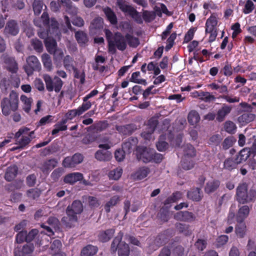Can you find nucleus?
<instances>
[{
	"label": "nucleus",
	"mask_w": 256,
	"mask_h": 256,
	"mask_svg": "<svg viewBox=\"0 0 256 256\" xmlns=\"http://www.w3.org/2000/svg\"><path fill=\"white\" fill-rule=\"evenodd\" d=\"M18 94L14 90H12L8 97H4L0 101L2 114L6 116H8L12 112H16L18 110Z\"/></svg>",
	"instance_id": "f257e3e1"
},
{
	"label": "nucleus",
	"mask_w": 256,
	"mask_h": 256,
	"mask_svg": "<svg viewBox=\"0 0 256 256\" xmlns=\"http://www.w3.org/2000/svg\"><path fill=\"white\" fill-rule=\"evenodd\" d=\"M236 199L242 204L254 200L256 198V191L250 189L248 190V185L246 183L240 184L236 188Z\"/></svg>",
	"instance_id": "f03ea898"
},
{
	"label": "nucleus",
	"mask_w": 256,
	"mask_h": 256,
	"mask_svg": "<svg viewBox=\"0 0 256 256\" xmlns=\"http://www.w3.org/2000/svg\"><path fill=\"white\" fill-rule=\"evenodd\" d=\"M127 46L126 36L120 32H116L113 36L112 40L109 42L108 52L112 54L116 52V48L121 51L124 50Z\"/></svg>",
	"instance_id": "7ed1b4c3"
},
{
	"label": "nucleus",
	"mask_w": 256,
	"mask_h": 256,
	"mask_svg": "<svg viewBox=\"0 0 256 256\" xmlns=\"http://www.w3.org/2000/svg\"><path fill=\"white\" fill-rule=\"evenodd\" d=\"M43 78L46 83V88L48 92H52L53 90L56 92H60L64 83L58 76H54L52 78L48 74H45L43 75Z\"/></svg>",
	"instance_id": "20e7f679"
},
{
	"label": "nucleus",
	"mask_w": 256,
	"mask_h": 256,
	"mask_svg": "<svg viewBox=\"0 0 256 256\" xmlns=\"http://www.w3.org/2000/svg\"><path fill=\"white\" fill-rule=\"evenodd\" d=\"M23 68L27 75L30 76L33 74L34 71L40 72L41 70V64L37 57L32 55L26 58V64Z\"/></svg>",
	"instance_id": "39448f33"
},
{
	"label": "nucleus",
	"mask_w": 256,
	"mask_h": 256,
	"mask_svg": "<svg viewBox=\"0 0 256 256\" xmlns=\"http://www.w3.org/2000/svg\"><path fill=\"white\" fill-rule=\"evenodd\" d=\"M28 131H30L28 128H22L15 134L16 144L20 146L21 148L26 146L32 140V138L28 136Z\"/></svg>",
	"instance_id": "423d86ee"
},
{
	"label": "nucleus",
	"mask_w": 256,
	"mask_h": 256,
	"mask_svg": "<svg viewBox=\"0 0 256 256\" xmlns=\"http://www.w3.org/2000/svg\"><path fill=\"white\" fill-rule=\"evenodd\" d=\"M240 106L244 108V110L246 112L238 118L239 120L246 123H248L253 121L256 118V115L252 113L253 112V108L251 105L246 102H241Z\"/></svg>",
	"instance_id": "0eeeda50"
},
{
	"label": "nucleus",
	"mask_w": 256,
	"mask_h": 256,
	"mask_svg": "<svg viewBox=\"0 0 256 256\" xmlns=\"http://www.w3.org/2000/svg\"><path fill=\"white\" fill-rule=\"evenodd\" d=\"M84 156L80 153H76L72 156H67L64 158L62 164L64 167L73 168L82 162Z\"/></svg>",
	"instance_id": "6e6552de"
},
{
	"label": "nucleus",
	"mask_w": 256,
	"mask_h": 256,
	"mask_svg": "<svg viewBox=\"0 0 256 256\" xmlns=\"http://www.w3.org/2000/svg\"><path fill=\"white\" fill-rule=\"evenodd\" d=\"M137 158L146 163L152 160L153 150L146 147H138L136 148Z\"/></svg>",
	"instance_id": "1a4fd4ad"
},
{
	"label": "nucleus",
	"mask_w": 256,
	"mask_h": 256,
	"mask_svg": "<svg viewBox=\"0 0 256 256\" xmlns=\"http://www.w3.org/2000/svg\"><path fill=\"white\" fill-rule=\"evenodd\" d=\"M0 59L6 64L7 70L12 73L17 72L18 66L14 58L10 56L6 53H4L1 56Z\"/></svg>",
	"instance_id": "9d476101"
},
{
	"label": "nucleus",
	"mask_w": 256,
	"mask_h": 256,
	"mask_svg": "<svg viewBox=\"0 0 256 256\" xmlns=\"http://www.w3.org/2000/svg\"><path fill=\"white\" fill-rule=\"evenodd\" d=\"M116 5L124 12H126L133 18L138 16V12L135 8L127 4L125 0H116Z\"/></svg>",
	"instance_id": "9b49d317"
},
{
	"label": "nucleus",
	"mask_w": 256,
	"mask_h": 256,
	"mask_svg": "<svg viewBox=\"0 0 256 256\" xmlns=\"http://www.w3.org/2000/svg\"><path fill=\"white\" fill-rule=\"evenodd\" d=\"M158 124V120L156 118H151L148 121L144 130L141 133V136L146 140H150Z\"/></svg>",
	"instance_id": "f8f14e48"
},
{
	"label": "nucleus",
	"mask_w": 256,
	"mask_h": 256,
	"mask_svg": "<svg viewBox=\"0 0 256 256\" xmlns=\"http://www.w3.org/2000/svg\"><path fill=\"white\" fill-rule=\"evenodd\" d=\"M66 216L61 220L62 224L68 228L74 227L78 223V216L66 210Z\"/></svg>",
	"instance_id": "ddd939ff"
},
{
	"label": "nucleus",
	"mask_w": 256,
	"mask_h": 256,
	"mask_svg": "<svg viewBox=\"0 0 256 256\" xmlns=\"http://www.w3.org/2000/svg\"><path fill=\"white\" fill-rule=\"evenodd\" d=\"M34 246L32 244H26L21 248L17 246L14 250V256H32Z\"/></svg>",
	"instance_id": "4468645a"
},
{
	"label": "nucleus",
	"mask_w": 256,
	"mask_h": 256,
	"mask_svg": "<svg viewBox=\"0 0 256 256\" xmlns=\"http://www.w3.org/2000/svg\"><path fill=\"white\" fill-rule=\"evenodd\" d=\"M19 32V26L17 22L10 20L7 22L4 33L6 35L16 36Z\"/></svg>",
	"instance_id": "2eb2a0df"
},
{
	"label": "nucleus",
	"mask_w": 256,
	"mask_h": 256,
	"mask_svg": "<svg viewBox=\"0 0 256 256\" xmlns=\"http://www.w3.org/2000/svg\"><path fill=\"white\" fill-rule=\"evenodd\" d=\"M46 47L48 52L53 54L54 57H56L58 55V58H61L62 56L63 53L60 50L57 48V44L54 40H48L46 41Z\"/></svg>",
	"instance_id": "dca6fc26"
},
{
	"label": "nucleus",
	"mask_w": 256,
	"mask_h": 256,
	"mask_svg": "<svg viewBox=\"0 0 256 256\" xmlns=\"http://www.w3.org/2000/svg\"><path fill=\"white\" fill-rule=\"evenodd\" d=\"M103 19L100 16L96 17L90 22V31L92 34H96L100 32L103 28Z\"/></svg>",
	"instance_id": "f3484780"
},
{
	"label": "nucleus",
	"mask_w": 256,
	"mask_h": 256,
	"mask_svg": "<svg viewBox=\"0 0 256 256\" xmlns=\"http://www.w3.org/2000/svg\"><path fill=\"white\" fill-rule=\"evenodd\" d=\"M174 218L177 220L191 222L195 220L196 216L191 212L180 211L174 214Z\"/></svg>",
	"instance_id": "a211bd4d"
},
{
	"label": "nucleus",
	"mask_w": 256,
	"mask_h": 256,
	"mask_svg": "<svg viewBox=\"0 0 256 256\" xmlns=\"http://www.w3.org/2000/svg\"><path fill=\"white\" fill-rule=\"evenodd\" d=\"M88 110V105L87 104H82L81 106L78 107L77 109L72 110L68 111L66 114V118L72 120L76 116H80L84 112Z\"/></svg>",
	"instance_id": "6ab92c4d"
},
{
	"label": "nucleus",
	"mask_w": 256,
	"mask_h": 256,
	"mask_svg": "<svg viewBox=\"0 0 256 256\" xmlns=\"http://www.w3.org/2000/svg\"><path fill=\"white\" fill-rule=\"evenodd\" d=\"M232 110V106L224 104L217 112L216 120L219 122H223L226 117L231 112Z\"/></svg>",
	"instance_id": "aec40b11"
},
{
	"label": "nucleus",
	"mask_w": 256,
	"mask_h": 256,
	"mask_svg": "<svg viewBox=\"0 0 256 256\" xmlns=\"http://www.w3.org/2000/svg\"><path fill=\"white\" fill-rule=\"evenodd\" d=\"M138 143V140L136 138L130 137L127 139L126 141L123 143L122 148L128 154H130L134 150L135 147Z\"/></svg>",
	"instance_id": "412c9836"
},
{
	"label": "nucleus",
	"mask_w": 256,
	"mask_h": 256,
	"mask_svg": "<svg viewBox=\"0 0 256 256\" xmlns=\"http://www.w3.org/2000/svg\"><path fill=\"white\" fill-rule=\"evenodd\" d=\"M66 210L77 216L83 210L82 204L80 200H74L71 205L67 207Z\"/></svg>",
	"instance_id": "4be33fe9"
},
{
	"label": "nucleus",
	"mask_w": 256,
	"mask_h": 256,
	"mask_svg": "<svg viewBox=\"0 0 256 256\" xmlns=\"http://www.w3.org/2000/svg\"><path fill=\"white\" fill-rule=\"evenodd\" d=\"M83 179V174L80 172H73L66 174L64 178V182L66 184H72L78 181Z\"/></svg>",
	"instance_id": "5701e85b"
},
{
	"label": "nucleus",
	"mask_w": 256,
	"mask_h": 256,
	"mask_svg": "<svg viewBox=\"0 0 256 256\" xmlns=\"http://www.w3.org/2000/svg\"><path fill=\"white\" fill-rule=\"evenodd\" d=\"M108 126L106 121H100L88 128V131L98 132L106 130Z\"/></svg>",
	"instance_id": "b1692460"
},
{
	"label": "nucleus",
	"mask_w": 256,
	"mask_h": 256,
	"mask_svg": "<svg viewBox=\"0 0 256 256\" xmlns=\"http://www.w3.org/2000/svg\"><path fill=\"white\" fill-rule=\"evenodd\" d=\"M18 168L16 165L8 167L4 174V179L8 182L12 181L16 176Z\"/></svg>",
	"instance_id": "393cba45"
},
{
	"label": "nucleus",
	"mask_w": 256,
	"mask_h": 256,
	"mask_svg": "<svg viewBox=\"0 0 256 256\" xmlns=\"http://www.w3.org/2000/svg\"><path fill=\"white\" fill-rule=\"evenodd\" d=\"M188 198L194 201L198 202L201 200L202 197V192L200 188H193L188 192Z\"/></svg>",
	"instance_id": "a878e982"
},
{
	"label": "nucleus",
	"mask_w": 256,
	"mask_h": 256,
	"mask_svg": "<svg viewBox=\"0 0 256 256\" xmlns=\"http://www.w3.org/2000/svg\"><path fill=\"white\" fill-rule=\"evenodd\" d=\"M95 158L102 162L109 161L112 158V153L108 150H98L94 155Z\"/></svg>",
	"instance_id": "bb28decb"
},
{
	"label": "nucleus",
	"mask_w": 256,
	"mask_h": 256,
	"mask_svg": "<svg viewBox=\"0 0 256 256\" xmlns=\"http://www.w3.org/2000/svg\"><path fill=\"white\" fill-rule=\"evenodd\" d=\"M116 129L120 134L129 136L132 134L136 128L134 124H126L125 126H116Z\"/></svg>",
	"instance_id": "cd10ccee"
},
{
	"label": "nucleus",
	"mask_w": 256,
	"mask_h": 256,
	"mask_svg": "<svg viewBox=\"0 0 256 256\" xmlns=\"http://www.w3.org/2000/svg\"><path fill=\"white\" fill-rule=\"evenodd\" d=\"M238 224L236 226L235 232L237 236L240 238H243L246 232V223L242 220H236Z\"/></svg>",
	"instance_id": "c85d7f7f"
},
{
	"label": "nucleus",
	"mask_w": 256,
	"mask_h": 256,
	"mask_svg": "<svg viewBox=\"0 0 256 256\" xmlns=\"http://www.w3.org/2000/svg\"><path fill=\"white\" fill-rule=\"evenodd\" d=\"M183 158H190L194 157L196 156V150L190 144H187L183 146Z\"/></svg>",
	"instance_id": "c756f323"
},
{
	"label": "nucleus",
	"mask_w": 256,
	"mask_h": 256,
	"mask_svg": "<svg viewBox=\"0 0 256 256\" xmlns=\"http://www.w3.org/2000/svg\"><path fill=\"white\" fill-rule=\"evenodd\" d=\"M102 10L107 19L112 24H117L118 20L116 16L111 8L106 6L102 8Z\"/></svg>",
	"instance_id": "7c9ffc66"
},
{
	"label": "nucleus",
	"mask_w": 256,
	"mask_h": 256,
	"mask_svg": "<svg viewBox=\"0 0 256 256\" xmlns=\"http://www.w3.org/2000/svg\"><path fill=\"white\" fill-rule=\"evenodd\" d=\"M58 162L55 158H52L44 161L42 165L40 170L44 172H46L48 170L55 168Z\"/></svg>",
	"instance_id": "2f4dec72"
},
{
	"label": "nucleus",
	"mask_w": 256,
	"mask_h": 256,
	"mask_svg": "<svg viewBox=\"0 0 256 256\" xmlns=\"http://www.w3.org/2000/svg\"><path fill=\"white\" fill-rule=\"evenodd\" d=\"M150 172L149 168L147 167H142L139 168L133 174L134 179L136 180H142L147 176Z\"/></svg>",
	"instance_id": "473e14b6"
},
{
	"label": "nucleus",
	"mask_w": 256,
	"mask_h": 256,
	"mask_svg": "<svg viewBox=\"0 0 256 256\" xmlns=\"http://www.w3.org/2000/svg\"><path fill=\"white\" fill-rule=\"evenodd\" d=\"M32 6L34 14L36 16H38L42 10H45L46 8L42 0H34Z\"/></svg>",
	"instance_id": "72a5a7b5"
},
{
	"label": "nucleus",
	"mask_w": 256,
	"mask_h": 256,
	"mask_svg": "<svg viewBox=\"0 0 256 256\" xmlns=\"http://www.w3.org/2000/svg\"><path fill=\"white\" fill-rule=\"evenodd\" d=\"M62 4H63V6L66 7V10L68 13L73 16L77 14L78 8L72 5L70 0H62Z\"/></svg>",
	"instance_id": "f704fd0d"
},
{
	"label": "nucleus",
	"mask_w": 256,
	"mask_h": 256,
	"mask_svg": "<svg viewBox=\"0 0 256 256\" xmlns=\"http://www.w3.org/2000/svg\"><path fill=\"white\" fill-rule=\"evenodd\" d=\"M220 182L218 180H213L208 182L205 187V192L207 194H210L215 192L219 187Z\"/></svg>",
	"instance_id": "c9c22d12"
},
{
	"label": "nucleus",
	"mask_w": 256,
	"mask_h": 256,
	"mask_svg": "<svg viewBox=\"0 0 256 256\" xmlns=\"http://www.w3.org/2000/svg\"><path fill=\"white\" fill-rule=\"evenodd\" d=\"M75 38L80 46L84 45L88 40L87 34L82 30L76 32Z\"/></svg>",
	"instance_id": "e433bc0d"
},
{
	"label": "nucleus",
	"mask_w": 256,
	"mask_h": 256,
	"mask_svg": "<svg viewBox=\"0 0 256 256\" xmlns=\"http://www.w3.org/2000/svg\"><path fill=\"white\" fill-rule=\"evenodd\" d=\"M121 200L120 197L118 196H112L104 205V209L106 212L110 211V207L114 206L118 204Z\"/></svg>",
	"instance_id": "4c0bfd02"
},
{
	"label": "nucleus",
	"mask_w": 256,
	"mask_h": 256,
	"mask_svg": "<svg viewBox=\"0 0 256 256\" xmlns=\"http://www.w3.org/2000/svg\"><path fill=\"white\" fill-rule=\"evenodd\" d=\"M164 234H161L156 238L153 243L150 246L152 250H156L164 243Z\"/></svg>",
	"instance_id": "58836bf2"
},
{
	"label": "nucleus",
	"mask_w": 256,
	"mask_h": 256,
	"mask_svg": "<svg viewBox=\"0 0 256 256\" xmlns=\"http://www.w3.org/2000/svg\"><path fill=\"white\" fill-rule=\"evenodd\" d=\"M250 212V208L248 206H244L240 208L236 216V220L244 221L248 216Z\"/></svg>",
	"instance_id": "ea45409f"
},
{
	"label": "nucleus",
	"mask_w": 256,
	"mask_h": 256,
	"mask_svg": "<svg viewBox=\"0 0 256 256\" xmlns=\"http://www.w3.org/2000/svg\"><path fill=\"white\" fill-rule=\"evenodd\" d=\"M23 183L22 180H16L13 182L7 184L5 186L6 190L8 192H14L16 190L20 189L22 188Z\"/></svg>",
	"instance_id": "a19ab883"
},
{
	"label": "nucleus",
	"mask_w": 256,
	"mask_h": 256,
	"mask_svg": "<svg viewBox=\"0 0 256 256\" xmlns=\"http://www.w3.org/2000/svg\"><path fill=\"white\" fill-rule=\"evenodd\" d=\"M42 60L44 68L47 71L50 72L52 69V64L51 58L50 55L45 53L42 56Z\"/></svg>",
	"instance_id": "79ce46f5"
},
{
	"label": "nucleus",
	"mask_w": 256,
	"mask_h": 256,
	"mask_svg": "<svg viewBox=\"0 0 256 256\" xmlns=\"http://www.w3.org/2000/svg\"><path fill=\"white\" fill-rule=\"evenodd\" d=\"M98 251L96 246L89 244L84 248L81 251V256H92L95 254Z\"/></svg>",
	"instance_id": "37998d69"
},
{
	"label": "nucleus",
	"mask_w": 256,
	"mask_h": 256,
	"mask_svg": "<svg viewBox=\"0 0 256 256\" xmlns=\"http://www.w3.org/2000/svg\"><path fill=\"white\" fill-rule=\"evenodd\" d=\"M218 15L214 13L211 14L210 16L207 20L206 26L207 30H210V28H216V26L218 24L217 20Z\"/></svg>",
	"instance_id": "c03bdc74"
},
{
	"label": "nucleus",
	"mask_w": 256,
	"mask_h": 256,
	"mask_svg": "<svg viewBox=\"0 0 256 256\" xmlns=\"http://www.w3.org/2000/svg\"><path fill=\"white\" fill-rule=\"evenodd\" d=\"M200 116L198 112L194 110H191L188 116V122L192 126L196 124L200 121Z\"/></svg>",
	"instance_id": "a18cd8bd"
},
{
	"label": "nucleus",
	"mask_w": 256,
	"mask_h": 256,
	"mask_svg": "<svg viewBox=\"0 0 256 256\" xmlns=\"http://www.w3.org/2000/svg\"><path fill=\"white\" fill-rule=\"evenodd\" d=\"M114 232V229H109L104 232H102L98 236L99 239L102 242H107L113 236Z\"/></svg>",
	"instance_id": "49530a36"
},
{
	"label": "nucleus",
	"mask_w": 256,
	"mask_h": 256,
	"mask_svg": "<svg viewBox=\"0 0 256 256\" xmlns=\"http://www.w3.org/2000/svg\"><path fill=\"white\" fill-rule=\"evenodd\" d=\"M20 98L24 104L23 108L24 110L26 113H29L31 110V105L32 102V99L30 98H28L25 95H22Z\"/></svg>",
	"instance_id": "de8ad7c7"
},
{
	"label": "nucleus",
	"mask_w": 256,
	"mask_h": 256,
	"mask_svg": "<svg viewBox=\"0 0 256 256\" xmlns=\"http://www.w3.org/2000/svg\"><path fill=\"white\" fill-rule=\"evenodd\" d=\"M130 254V248L128 245L122 242L120 243L118 248V256H128Z\"/></svg>",
	"instance_id": "09e8293b"
},
{
	"label": "nucleus",
	"mask_w": 256,
	"mask_h": 256,
	"mask_svg": "<svg viewBox=\"0 0 256 256\" xmlns=\"http://www.w3.org/2000/svg\"><path fill=\"white\" fill-rule=\"evenodd\" d=\"M180 166L184 170H189L194 166V161L190 158H182L180 164Z\"/></svg>",
	"instance_id": "8fccbe9b"
},
{
	"label": "nucleus",
	"mask_w": 256,
	"mask_h": 256,
	"mask_svg": "<svg viewBox=\"0 0 256 256\" xmlns=\"http://www.w3.org/2000/svg\"><path fill=\"white\" fill-rule=\"evenodd\" d=\"M236 142V139L234 136H228L222 142V148L224 150H226L232 147Z\"/></svg>",
	"instance_id": "3c124183"
},
{
	"label": "nucleus",
	"mask_w": 256,
	"mask_h": 256,
	"mask_svg": "<svg viewBox=\"0 0 256 256\" xmlns=\"http://www.w3.org/2000/svg\"><path fill=\"white\" fill-rule=\"evenodd\" d=\"M189 225L177 222L176 224V228L180 233H183L186 236L191 234V232L189 230Z\"/></svg>",
	"instance_id": "603ef678"
},
{
	"label": "nucleus",
	"mask_w": 256,
	"mask_h": 256,
	"mask_svg": "<svg viewBox=\"0 0 256 256\" xmlns=\"http://www.w3.org/2000/svg\"><path fill=\"white\" fill-rule=\"evenodd\" d=\"M198 96L206 102H210L216 100L214 96L211 94L209 92H200L198 93Z\"/></svg>",
	"instance_id": "864d4df0"
},
{
	"label": "nucleus",
	"mask_w": 256,
	"mask_h": 256,
	"mask_svg": "<svg viewBox=\"0 0 256 256\" xmlns=\"http://www.w3.org/2000/svg\"><path fill=\"white\" fill-rule=\"evenodd\" d=\"M86 201L89 206L92 208H98L100 204V200L97 198L92 196H88L86 198Z\"/></svg>",
	"instance_id": "5fc2aeb1"
},
{
	"label": "nucleus",
	"mask_w": 256,
	"mask_h": 256,
	"mask_svg": "<svg viewBox=\"0 0 256 256\" xmlns=\"http://www.w3.org/2000/svg\"><path fill=\"white\" fill-rule=\"evenodd\" d=\"M208 87L212 90H218L220 94L227 93L228 92V87L226 85H219L214 82L210 84Z\"/></svg>",
	"instance_id": "6e6d98bb"
},
{
	"label": "nucleus",
	"mask_w": 256,
	"mask_h": 256,
	"mask_svg": "<svg viewBox=\"0 0 256 256\" xmlns=\"http://www.w3.org/2000/svg\"><path fill=\"white\" fill-rule=\"evenodd\" d=\"M30 44L36 52L41 53L42 52L43 45L40 40L37 38H33L31 40Z\"/></svg>",
	"instance_id": "4d7b16f0"
},
{
	"label": "nucleus",
	"mask_w": 256,
	"mask_h": 256,
	"mask_svg": "<svg viewBox=\"0 0 256 256\" xmlns=\"http://www.w3.org/2000/svg\"><path fill=\"white\" fill-rule=\"evenodd\" d=\"M126 43L128 42V45L133 48L136 47L139 44V40L138 38H136L130 34H126Z\"/></svg>",
	"instance_id": "13d9d810"
},
{
	"label": "nucleus",
	"mask_w": 256,
	"mask_h": 256,
	"mask_svg": "<svg viewBox=\"0 0 256 256\" xmlns=\"http://www.w3.org/2000/svg\"><path fill=\"white\" fill-rule=\"evenodd\" d=\"M47 223L50 226L55 230H59L60 224L59 220L56 217L50 216L47 220Z\"/></svg>",
	"instance_id": "bf43d9fd"
},
{
	"label": "nucleus",
	"mask_w": 256,
	"mask_h": 256,
	"mask_svg": "<svg viewBox=\"0 0 256 256\" xmlns=\"http://www.w3.org/2000/svg\"><path fill=\"white\" fill-rule=\"evenodd\" d=\"M122 172V169L120 168H117L110 170L109 172L108 176L111 179L117 180L121 176Z\"/></svg>",
	"instance_id": "052dcab7"
},
{
	"label": "nucleus",
	"mask_w": 256,
	"mask_h": 256,
	"mask_svg": "<svg viewBox=\"0 0 256 256\" xmlns=\"http://www.w3.org/2000/svg\"><path fill=\"white\" fill-rule=\"evenodd\" d=\"M118 234L119 235L114 240L111 245V250L114 252H116L117 249L118 250L120 243L122 242H121V240L122 236V233L120 232Z\"/></svg>",
	"instance_id": "680f3d73"
},
{
	"label": "nucleus",
	"mask_w": 256,
	"mask_h": 256,
	"mask_svg": "<svg viewBox=\"0 0 256 256\" xmlns=\"http://www.w3.org/2000/svg\"><path fill=\"white\" fill-rule=\"evenodd\" d=\"M156 14L154 12H150L148 10H144L142 18L146 22H150L156 18Z\"/></svg>",
	"instance_id": "e2e57ef3"
},
{
	"label": "nucleus",
	"mask_w": 256,
	"mask_h": 256,
	"mask_svg": "<svg viewBox=\"0 0 256 256\" xmlns=\"http://www.w3.org/2000/svg\"><path fill=\"white\" fill-rule=\"evenodd\" d=\"M10 80L6 78H2L0 82V88L3 93H6L10 88Z\"/></svg>",
	"instance_id": "0e129e2a"
},
{
	"label": "nucleus",
	"mask_w": 256,
	"mask_h": 256,
	"mask_svg": "<svg viewBox=\"0 0 256 256\" xmlns=\"http://www.w3.org/2000/svg\"><path fill=\"white\" fill-rule=\"evenodd\" d=\"M41 191L38 188H32L26 192L28 196L32 200L38 198L40 195Z\"/></svg>",
	"instance_id": "69168bd1"
},
{
	"label": "nucleus",
	"mask_w": 256,
	"mask_h": 256,
	"mask_svg": "<svg viewBox=\"0 0 256 256\" xmlns=\"http://www.w3.org/2000/svg\"><path fill=\"white\" fill-rule=\"evenodd\" d=\"M237 165L235 161L232 158H227L224 162V168L228 170H232Z\"/></svg>",
	"instance_id": "338daca9"
},
{
	"label": "nucleus",
	"mask_w": 256,
	"mask_h": 256,
	"mask_svg": "<svg viewBox=\"0 0 256 256\" xmlns=\"http://www.w3.org/2000/svg\"><path fill=\"white\" fill-rule=\"evenodd\" d=\"M207 242L204 239H198L194 243V246L199 251L204 250L206 247Z\"/></svg>",
	"instance_id": "774afa93"
}]
</instances>
